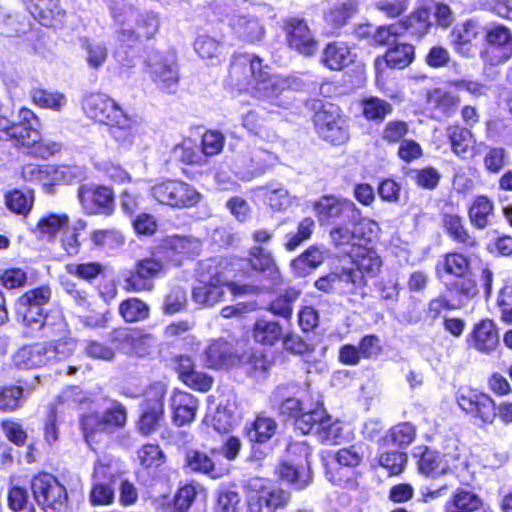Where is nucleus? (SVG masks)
Instances as JSON below:
<instances>
[{
  "label": "nucleus",
  "instance_id": "obj_1",
  "mask_svg": "<svg viewBox=\"0 0 512 512\" xmlns=\"http://www.w3.org/2000/svg\"><path fill=\"white\" fill-rule=\"evenodd\" d=\"M293 81L281 76H271L268 66L263 65L262 59L252 54L234 55L225 85L232 90L249 92L252 96L270 101L277 106H284L281 99L290 93Z\"/></svg>",
  "mask_w": 512,
  "mask_h": 512
},
{
  "label": "nucleus",
  "instance_id": "obj_2",
  "mask_svg": "<svg viewBox=\"0 0 512 512\" xmlns=\"http://www.w3.org/2000/svg\"><path fill=\"white\" fill-rule=\"evenodd\" d=\"M366 241L356 250L351 258V266L337 268L319 277L314 286L322 292L354 295L364 298L366 295V277H375L381 267V259L376 251L368 247Z\"/></svg>",
  "mask_w": 512,
  "mask_h": 512
},
{
  "label": "nucleus",
  "instance_id": "obj_3",
  "mask_svg": "<svg viewBox=\"0 0 512 512\" xmlns=\"http://www.w3.org/2000/svg\"><path fill=\"white\" fill-rule=\"evenodd\" d=\"M82 110L85 115L110 127V135L122 147L133 145L140 123L135 116H129L114 99L105 93L94 92L83 97Z\"/></svg>",
  "mask_w": 512,
  "mask_h": 512
},
{
  "label": "nucleus",
  "instance_id": "obj_4",
  "mask_svg": "<svg viewBox=\"0 0 512 512\" xmlns=\"http://www.w3.org/2000/svg\"><path fill=\"white\" fill-rule=\"evenodd\" d=\"M108 7L114 21L120 26L118 41L132 46L141 39L153 37L160 26L158 15L153 11L139 12L124 0H109Z\"/></svg>",
  "mask_w": 512,
  "mask_h": 512
},
{
  "label": "nucleus",
  "instance_id": "obj_5",
  "mask_svg": "<svg viewBox=\"0 0 512 512\" xmlns=\"http://www.w3.org/2000/svg\"><path fill=\"white\" fill-rule=\"evenodd\" d=\"M128 420L127 408L119 401H112L103 414L88 412L82 415L80 426L86 442H99L103 434H111L125 427Z\"/></svg>",
  "mask_w": 512,
  "mask_h": 512
},
{
  "label": "nucleus",
  "instance_id": "obj_6",
  "mask_svg": "<svg viewBox=\"0 0 512 512\" xmlns=\"http://www.w3.org/2000/svg\"><path fill=\"white\" fill-rule=\"evenodd\" d=\"M225 286L234 295L252 294L256 289L253 285L226 282L223 274L214 268L209 276L201 275L199 283L192 290V300L201 306H214L223 299Z\"/></svg>",
  "mask_w": 512,
  "mask_h": 512
},
{
  "label": "nucleus",
  "instance_id": "obj_7",
  "mask_svg": "<svg viewBox=\"0 0 512 512\" xmlns=\"http://www.w3.org/2000/svg\"><path fill=\"white\" fill-rule=\"evenodd\" d=\"M18 122L14 125L11 141L17 147L33 148L35 154L42 158H48L60 150V145L56 142L44 144L41 142V135L38 130L39 119L33 111L22 107L18 112Z\"/></svg>",
  "mask_w": 512,
  "mask_h": 512
},
{
  "label": "nucleus",
  "instance_id": "obj_8",
  "mask_svg": "<svg viewBox=\"0 0 512 512\" xmlns=\"http://www.w3.org/2000/svg\"><path fill=\"white\" fill-rule=\"evenodd\" d=\"M33 497L44 512H69L66 488L51 474L42 473L31 482Z\"/></svg>",
  "mask_w": 512,
  "mask_h": 512
},
{
  "label": "nucleus",
  "instance_id": "obj_9",
  "mask_svg": "<svg viewBox=\"0 0 512 512\" xmlns=\"http://www.w3.org/2000/svg\"><path fill=\"white\" fill-rule=\"evenodd\" d=\"M314 211L320 225L355 224L360 220V210L345 198L323 196L314 203Z\"/></svg>",
  "mask_w": 512,
  "mask_h": 512
},
{
  "label": "nucleus",
  "instance_id": "obj_10",
  "mask_svg": "<svg viewBox=\"0 0 512 512\" xmlns=\"http://www.w3.org/2000/svg\"><path fill=\"white\" fill-rule=\"evenodd\" d=\"M375 223L360 220L355 224H337L330 230V238L335 248L349 257L366 241H371L374 235Z\"/></svg>",
  "mask_w": 512,
  "mask_h": 512
},
{
  "label": "nucleus",
  "instance_id": "obj_11",
  "mask_svg": "<svg viewBox=\"0 0 512 512\" xmlns=\"http://www.w3.org/2000/svg\"><path fill=\"white\" fill-rule=\"evenodd\" d=\"M151 195L161 204L175 208L193 207L199 203L201 194L190 184L167 180L151 187Z\"/></svg>",
  "mask_w": 512,
  "mask_h": 512
},
{
  "label": "nucleus",
  "instance_id": "obj_12",
  "mask_svg": "<svg viewBox=\"0 0 512 512\" xmlns=\"http://www.w3.org/2000/svg\"><path fill=\"white\" fill-rule=\"evenodd\" d=\"M165 395L166 386L161 382L152 384L145 391L138 423V429L143 435H150L160 427L164 419Z\"/></svg>",
  "mask_w": 512,
  "mask_h": 512
},
{
  "label": "nucleus",
  "instance_id": "obj_13",
  "mask_svg": "<svg viewBox=\"0 0 512 512\" xmlns=\"http://www.w3.org/2000/svg\"><path fill=\"white\" fill-rule=\"evenodd\" d=\"M162 268V262L154 257L138 260L133 268L122 272L123 289L133 293L151 291L154 287V279Z\"/></svg>",
  "mask_w": 512,
  "mask_h": 512
},
{
  "label": "nucleus",
  "instance_id": "obj_14",
  "mask_svg": "<svg viewBox=\"0 0 512 512\" xmlns=\"http://www.w3.org/2000/svg\"><path fill=\"white\" fill-rule=\"evenodd\" d=\"M454 451H447L442 456L436 450L427 446H418L414 449V456L418 458L417 466L421 474L427 477H435L444 474L451 466L457 467L456 462L461 460L456 441H452Z\"/></svg>",
  "mask_w": 512,
  "mask_h": 512
},
{
  "label": "nucleus",
  "instance_id": "obj_15",
  "mask_svg": "<svg viewBox=\"0 0 512 512\" xmlns=\"http://www.w3.org/2000/svg\"><path fill=\"white\" fill-rule=\"evenodd\" d=\"M147 73L162 91L175 93L179 83V69L171 54L152 53L147 60Z\"/></svg>",
  "mask_w": 512,
  "mask_h": 512
},
{
  "label": "nucleus",
  "instance_id": "obj_16",
  "mask_svg": "<svg viewBox=\"0 0 512 512\" xmlns=\"http://www.w3.org/2000/svg\"><path fill=\"white\" fill-rule=\"evenodd\" d=\"M339 112L338 106L328 103L315 113L313 119L319 136L332 144H340L348 138L346 121Z\"/></svg>",
  "mask_w": 512,
  "mask_h": 512
},
{
  "label": "nucleus",
  "instance_id": "obj_17",
  "mask_svg": "<svg viewBox=\"0 0 512 512\" xmlns=\"http://www.w3.org/2000/svg\"><path fill=\"white\" fill-rule=\"evenodd\" d=\"M52 297V290L49 285H42L26 291L16 302V314L23 323L31 328L39 323L41 315L45 312Z\"/></svg>",
  "mask_w": 512,
  "mask_h": 512
},
{
  "label": "nucleus",
  "instance_id": "obj_18",
  "mask_svg": "<svg viewBox=\"0 0 512 512\" xmlns=\"http://www.w3.org/2000/svg\"><path fill=\"white\" fill-rule=\"evenodd\" d=\"M248 487L256 491V495L249 499L250 512H275L277 509L285 508L291 498L288 491L267 488L264 480L260 478L251 479Z\"/></svg>",
  "mask_w": 512,
  "mask_h": 512
},
{
  "label": "nucleus",
  "instance_id": "obj_19",
  "mask_svg": "<svg viewBox=\"0 0 512 512\" xmlns=\"http://www.w3.org/2000/svg\"><path fill=\"white\" fill-rule=\"evenodd\" d=\"M488 48L481 53L485 63L504 64L512 57V31L503 25H494L486 32Z\"/></svg>",
  "mask_w": 512,
  "mask_h": 512
},
{
  "label": "nucleus",
  "instance_id": "obj_20",
  "mask_svg": "<svg viewBox=\"0 0 512 512\" xmlns=\"http://www.w3.org/2000/svg\"><path fill=\"white\" fill-rule=\"evenodd\" d=\"M459 407L481 422L480 427L491 425L496 418V403L487 394L466 389L457 397Z\"/></svg>",
  "mask_w": 512,
  "mask_h": 512
},
{
  "label": "nucleus",
  "instance_id": "obj_21",
  "mask_svg": "<svg viewBox=\"0 0 512 512\" xmlns=\"http://www.w3.org/2000/svg\"><path fill=\"white\" fill-rule=\"evenodd\" d=\"M78 199L89 214L110 215L114 209V195L108 187L80 186Z\"/></svg>",
  "mask_w": 512,
  "mask_h": 512
},
{
  "label": "nucleus",
  "instance_id": "obj_22",
  "mask_svg": "<svg viewBox=\"0 0 512 512\" xmlns=\"http://www.w3.org/2000/svg\"><path fill=\"white\" fill-rule=\"evenodd\" d=\"M114 482L109 466L101 461L96 462L89 494L90 503L94 506L111 504L115 496Z\"/></svg>",
  "mask_w": 512,
  "mask_h": 512
},
{
  "label": "nucleus",
  "instance_id": "obj_23",
  "mask_svg": "<svg viewBox=\"0 0 512 512\" xmlns=\"http://www.w3.org/2000/svg\"><path fill=\"white\" fill-rule=\"evenodd\" d=\"M202 360L212 369H230L241 361L233 344L222 338L210 341L203 352Z\"/></svg>",
  "mask_w": 512,
  "mask_h": 512
},
{
  "label": "nucleus",
  "instance_id": "obj_24",
  "mask_svg": "<svg viewBox=\"0 0 512 512\" xmlns=\"http://www.w3.org/2000/svg\"><path fill=\"white\" fill-rule=\"evenodd\" d=\"M289 46L304 56H312L318 49V42L307 23L298 18H291L286 23Z\"/></svg>",
  "mask_w": 512,
  "mask_h": 512
},
{
  "label": "nucleus",
  "instance_id": "obj_25",
  "mask_svg": "<svg viewBox=\"0 0 512 512\" xmlns=\"http://www.w3.org/2000/svg\"><path fill=\"white\" fill-rule=\"evenodd\" d=\"M245 266L250 267L253 271L261 274L270 282L271 286L281 284V274L274 258L269 250L254 246L250 249L249 257L243 260Z\"/></svg>",
  "mask_w": 512,
  "mask_h": 512
},
{
  "label": "nucleus",
  "instance_id": "obj_26",
  "mask_svg": "<svg viewBox=\"0 0 512 512\" xmlns=\"http://www.w3.org/2000/svg\"><path fill=\"white\" fill-rule=\"evenodd\" d=\"M468 344L475 350L489 354L499 345V333L493 320L483 319L476 323L467 336Z\"/></svg>",
  "mask_w": 512,
  "mask_h": 512
},
{
  "label": "nucleus",
  "instance_id": "obj_27",
  "mask_svg": "<svg viewBox=\"0 0 512 512\" xmlns=\"http://www.w3.org/2000/svg\"><path fill=\"white\" fill-rule=\"evenodd\" d=\"M270 158V153L265 150L240 152L236 155L235 166L242 179L251 180L265 173Z\"/></svg>",
  "mask_w": 512,
  "mask_h": 512
},
{
  "label": "nucleus",
  "instance_id": "obj_28",
  "mask_svg": "<svg viewBox=\"0 0 512 512\" xmlns=\"http://www.w3.org/2000/svg\"><path fill=\"white\" fill-rule=\"evenodd\" d=\"M355 55L351 47L342 41L328 43L320 56V63L331 71H340L353 63Z\"/></svg>",
  "mask_w": 512,
  "mask_h": 512
},
{
  "label": "nucleus",
  "instance_id": "obj_29",
  "mask_svg": "<svg viewBox=\"0 0 512 512\" xmlns=\"http://www.w3.org/2000/svg\"><path fill=\"white\" fill-rule=\"evenodd\" d=\"M148 340V336L128 328L115 329L110 333V342L127 354L144 355Z\"/></svg>",
  "mask_w": 512,
  "mask_h": 512
},
{
  "label": "nucleus",
  "instance_id": "obj_30",
  "mask_svg": "<svg viewBox=\"0 0 512 512\" xmlns=\"http://www.w3.org/2000/svg\"><path fill=\"white\" fill-rule=\"evenodd\" d=\"M31 14L41 25L56 27L63 24L66 11L60 0H31Z\"/></svg>",
  "mask_w": 512,
  "mask_h": 512
},
{
  "label": "nucleus",
  "instance_id": "obj_31",
  "mask_svg": "<svg viewBox=\"0 0 512 512\" xmlns=\"http://www.w3.org/2000/svg\"><path fill=\"white\" fill-rule=\"evenodd\" d=\"M229 26L237 38L251 43L260 41L265 33L259 19L250 14L231 16Z\"/></svg>",
  "mask_w": 512,
  "mask_h": 512
},
{
  "label": "nucleus",
  "instance_id": "obj_32",
  "mask_svg": "<svg viewBox=\"0 0 512 512\" xmlns=\"http://www.w3.org/2000/svg\"><path fill=\"white\" fill-rule=\"evenodd\" d=\"M198 400L190 393L176 391L171 399L173 422L177 426L191 423L198 410Z\"/></svg>",
  "mask_w": 512,
  "mask_h": 512
},
{
  "label": "nucleus",
  "instance_id": "obj_33",
  "mask_svg": "<svg viewBox=\"0 0 512 512\" xmlns=\"http://www.w3.org/2000/svg\"><path fill=\"white\" fill-rule=\"evenodd\" d=\"M303 392L298 391L294 396H290L286 387L279 386L272 394V401L278 405L279 413L288 418H296L307 409V404L302 397Z\"/></svg>",
  "mask_w": 512,
  "mask_h": 512
},
{
  "label": "nucleus",
  "instance_id": "obj_34",
  "mask_svg": "<svg viewBox=\"0 0 512 512\" xmlns=\"http://www.w3.org/2000/svg\"><path fill=\"white\" fill-rule=\"evenodd\" d=\"M32 331L41 332L44 337H64L68 334V325L61 310L52 309L44 312L38 324H34Z\"/></svg>",
  "mask_w": 512,
  "mask_h": 512
},
{
  "label": "nucleus",
  "instance_id": "obj_35",
  "mask_svg": "<svg viewBox=\"0 0 512 512\" xmlns=\"http://www.w3.org/2000/svg\"><path fill=\"white\" fill-rule=\"evenodd\" d=\"M401 31L404 30L410 36L416 39H422L426 36L433 26L431 20V9L421 7L411 12L399 25Z\"/></svg>",
  "mask_w": 512,
  "mask_h": 512
},
{
  "label": "nucleus",
  "instance_id": "obj_36",
  "mask_svg": "<svg viewBox=\"0 0 512 512\" xmlns=\"http://www.w3.org/2000/svg\"><path fill=\"white\" fill-rule=\"evenodd\" d=\"M20 369H33L50 364L46 344H34L20 348L13 357Z\"/></svg>",
  "mask_w": 512,
  "mask_h": 512
},
{
  "label": "nucleus",
  "instance_id": "obj_37",
  "mask_svg": "<svg viewBox=\"0 0 512 512\" xmlns=\"http://www.w3.org/2000/svg\"><path fill=\"white\" fill-rule=\"evenodd\" d=\"M325 260V250L322 246L312 245L291 262L295 276L304 277L319 267Z\"/></svg>",
  "mask_w": 512,
  "mask_h": 512
},
{
  "label": "nucleus",
  "instance_id": "obj_38",
  "mask_svg": "<svg viewBox=\"0 0 512 512\" xmlns=\"http://www.w3.org/2000/svg\"><path fill=\"white\" fill-rule=\"evenodd\" d=\"M256 192L265 198L266 203L274 211H284L294 201V197L290 195L287 189L277 182L268 183L266 186H259L256 188Z\"/></svg>",
  "mask_w": 512,
  "mask_h": 512
},
{
  "label": "nucleus",
  "instance_id": "obj_39",
  "mask_svg": "<svg viewBox=\"0 0 512 512\" xmlns=\"http://www.w3.org/2000/svg\"><path fill=\"white\" fill-rule=\"evenodd\" d=\"M277 472L283 481L297 490L305 488L311 482L310 467L303 463L284 461L278 467Z\"/></svg>",
  "mask_w": 512,
  "mask_h": 512
},
{
  "label": "nucleus",
  "instance_id": "obj_40",
  "mask_svg": "<svg viewBox=\"0 0 512 512\" xmlns=\"http://www.w3.org/2000/svg\"><path fill=\"white\" fill-rule=\"evenodd\" d=\"M494 216V203L484 195L477 196L468 209V217L473 227L485 229Z\"/></svg>",
  "mask_w": 512,
  "mask_h": 512
},
{
  "label": "nucleus",
  "instance_id": "obj_41",
  "mask_svg": "<svg viewBox=\"0 0 512 512\" xmlns=\"http://www.w3.org/2000/svg\"><path fill=\"white\" fill-rule=\"evenodd\" d=\"M164 245L177 261L184 257L196 256L201 251V242L192 236H170L165 240Z\"/></svg>",
  "mask_w": 512,
  "mask_h": 512
},
{
  "label": "nucleus",
  "instance_id": "obj_42",
  "mask_svg": "<svg viewBox=\"0 0 512 512\" xmlns=\"http://www.w3.org/2000/svg\"><path fill=\"white\" fill-rule=\"evenodd\" d=\"M427 103L440 117H450L457 110L460 100L450 92L435 88L427 93Z\"/></svg>",
  "mask_w": 512,
  "mask_h": 512
},
{
  "label": "nucleus",
  "instance_id": "obj_43",
  "mask_svg": "<svg viewBox=\"0 0 512 512\" xmlns=\"http://www.w3.org/2000/svg\"><path fill=\"white\" fill-rule=\"evenodd\" d=\"M252 335L257 343L273 346L283 337V328L279 322L259 318L253 325Z\"/></svg>",
  "mask_w": 512,
  "mask_h": 512
},
{
  "label": "nucleus",
  "instance_id": "obj_44",
  "mask_svg": "<svg viewBox=\"0 0 512 512\" xmlns=\"http://www.w3.org/2000/svg\"><path fill=\"white\" fill-rule=\"evenodd\" d=\"M452 300L457 301L459 307L475 297L478 293L476 282L467 274L455 277L452 281L445 284Z\"/></svg>",
  "mask_w": 512,
  "mask_h": 512
},
{
  "label": "nucleus",
  "instance_id": "obj_45",
  "mask_svg": "<svg viewBox=\"0 0 512 512\" xmlns=\"http://www.w3.org/2000/svg\"><path fill=\"white\" fill-rule=\"evenodd\" d=\"M276 421L265 415H258L256 419L245 428L246 436L251 443H266L277 430Z\"/></svg>",
  "mask_w": 512,
  "mask_h": 512
},
{
  "label": "nucleus",
  "instance_id": "obj_46",
  "mask_svg": "<svg viewBox=\"0 0 512 512\" xmlns=\"http://www.w3.org/2000/svg\"><path fill=\"white\" fill-rule=\"evenodd\" d=\"M186 463L191 470L206 474L213 479L220 478L224 474L223 468L217 467L211 457L198 450L187 452Z\"/></svg>",
  "mask_w": 512,
  "mask_h": 512
},
{
  "label": "nucleus",
  "instance_id": "obj_47",
  "mask_svg": "<svg viewBox=\"0 0 512 512\" xmlns=\"http://www.w3.org/2000/svg\"><path fill=\"white\" fill-rule=\"evenodd\" d=\"M482 501L466 489H457L445 505V512H480Z\"/></svg>",
  "mask_w": 512,
  "mask_h": 512
},
{
  "label": "nucleus",
  "instance_id": "obj_48",
  "mask_svg": "<svg viewBox=\"0 0 512 512\" xmlns=\"http://www.w3.org/2000/svg\"><path fill=\"white\" fill-rule=\"evenodd\" d=\"M416 429L409 422L399 423L393 426L386 435L382 438V447H388L390 445L399 448H405L409 446L415 439Z\"/></svg>",
  "mask_w": 512,
  "mask_h": 512
},
{
  "label": "nucleus",
  "instance_id": "obj_49",
  "mask_svg": "<svg viewBox=\"0 0 512 512\" xmlns=\"http://www.w3.org/2000/svg\"><path fill=\"white\" fill-rule=\"evenodd\" d=\"M415 58V48L412 44L397 41L388 48L385 54L387 66L395 69H403L410 65Z\"/></svg>",
  "mask_w": 512,
  "mask_h": 512
},
{
  "label": "nucleus",
  "instance_id": "obj_50",
  "mask_svg": "<svg viewBox=\"0 0 512 512\" xmlns=\"http://www.w3.org/2000/svg\"><path fill=\"white\" fill-rule=\"evenodd\" d=\"M300 290L290 287L269 302L267 310L273 315L289 320L292 317L294 303L299 298Z\"/></svg>",
  "mask_w": 512,
  "mask_h": 512
},
{
  "label": "nucleus",
  "instance_id": "obj_51",
  "mask_svg": "<svg viewBox=\"0 0 512 512\" xmlns=\"http://www.w3.org/2000/svg\"><path fill=\"white\" fill-rule=\"evenodd\" d=\"M446 136L449 139L453 153L465 158L466 153L474 143L472 132L459 125H450L446 129Z\"/></svg>",
  "mask_w": 512,
  "mask_h": 512
},
{
  "label": "nucleus",
  "instance_id": "obj_52",
  "mask_svg": "<svg viewBox=\"0 0 512 512\" xmlns=\"http://www.w3.org/2000/svg\"><path fill=\"white\" fill-rule=\"evenodd\" d=\"M443 227L447 234L457 243L473 246L475 239L470 235L465 227L463 218L456 214L446 213L443 215Z\"/></svg>",
  "mask_w": 512,
  "mask_h": 512
},
{
  "label": "nucleus",
  "instance_id": "obj_53",
  "mask_svg": "<svg viewBox=\"0 0 512 512\" xmlns=\"http://www.w3.org/2000/svg\"><path fill=\"white\" fill-rule=\"evenodd\" d=\"M119 313L126 322L133 323L147 319L150 308L139 298H128L119 305Z\"/></svg>",
  "mask_w": 512,
  "mask_h": 512
},
{
  "label": "nucleus",
  "instance_id": "obj_54",
  "mask_svg": "<svg viewBox=\"0 0 512 512\" xmlns=\"http://www.w3.org/2000/svg\"><path fill=\"white\" fill-rule=\"evenodd\" d=\"M362 113L367 120L381 122L392 113V105L378 97H368L361 101Z\"/></svg>",
  "mask_w": 512,
  "mask_h": 512
},
{
  "label": "nucleus",
  "instance_id": "obj_55",
  "mask_svg": "<svg viewBox=\"0 0 512 512\" xmlns=\"http://www.w3.org/2000/svg\"><path fill=\"white\" fill-rule=\"evenodd\" d=\"M325 410L321 407L311 408L307 406L294 421L295 428L302 434H314L318 431V425L322 422Z\"/></svg>",
  "mask_w": 512,
  "mask_h": 512
},
{
  "label": "nucleus",
  "instance_id": "obj_56",
  "mask_svg": "<svg viewBox=\"0 0 512 512\" xmlns=\"http://www.w3.org/2000/svg\"><path fill=\"white\" fill-rule=\"evenodd\" d=\"M30 96L35 105L54 111H60L67 104L66 96L60 92L36 88L31 90Z\"/></svg>",
  "mask_w": 512,
  "mask_h": 512
},
{
  "label": "nucleus",
  "instance_id": "obj_57",
  "mask_svg": "<svg viewBox=\"0 0 512 512\" xmlns=\"http://www.w3.org/2000/svg\"><path fill=\"white\" fill-rule=\"evenodd\" d=\"M81 47L86 53V61L90 68L99 69L108 58V48L104 42L84 38Z\"/></svg>",
  "mask_w": 512,
  "mask_h": 512
},
{
  "label": "nucleus",
  "instance_id": "obj_58",
  "mask_svg": "<svg viewBox=\"0 0 512 512\" xmlns=\"http://www.w3.org/2000/svg\"><path fill=\"white\" fill-rule=\"evenodd\" d=\"M314 229L315 221L311 217L303 218L297 225V231L285 236V249L289 252L296 250L303 242L311 238Z\"/></svg>",
  "mask_w": 512,
  "mask_h": 512
},
{
  "label": "nucleus",
  "instance_id": "obj_59",
  "mask_svg": "<svg viewBox=\"0 0 512 512\" xmlns=\"http://www.w3.org/2000/svg\"><path fill=\"white\" fill-rule=\"evenodd\" d=\"M353 13L351 3L335 1L325 13V21L331 27L332 31L343 27Z\"/></svg>",
  "mask_w": 512,
  "mask_h": 512
},
{
  "label": "nucleus",
  "instance_id": "obj_60",
  "mask_svg": "<svg viewBox=\"0 0 512 512\" xmlns=\"http://www.w3.org/2000/svg\"><path fill=\"white\" fill-rule=\"evenodd\" d=\"M48 169L51 170L50 186L57 183L69 184L73 181H78L85 177V169L82 166L51 165V168Z\"/></svg>",
  "mask_w": 512,
  "mask_h": 512
},
{
  "label": "nucleus",
  "instance_id": "obj_61",
  "mask_svg": "<svg viewBox=\"0 0 512 512\" xmlns=\"http://www.w3.org/2000/svg\"><path fill=\"white\" fill-rule=\"evenodd\" d=\"M234 404L219 403L212 417V426L219 433H227L235 423Z\"/></svg>",
  "mask_w": 512,
  "mask_h": 512
},
{
  "label": "nucleus",
  "instance_id": "obj_62",
  "mask_svg": "<svg viewBox=\"0 0 512 512\" xmlns=\"http://www.w3.org/2000/svg\"><path fill=\"white\" fill-rule=\"evenodd\" d=\"M54 342L46 344L47 354L50 364L56 361H61L70 356L76 349V342L74 339L67 337H56Z\"/></svg>",
  "mask_w": 512,
  "mask_h": 512
},
{
  "label": "nucleus",
  "instance_id": "obj_63",
  "mask_svg": "<svg viewBox=\"0 0 512 512\" xmlns=\"http://www.w3.org/2000/svg\"><path fill=\"white\" fill-rule=\"evenodd\" d=\"M407 462V454L398 450L382 451L378 455V463L389 475L400 474Z\"/></svg>",
  "mask_w": 512,
  "mask_h": 512
},
{
  "label": "nucleus",
  "instance_id": "obj_64",
  "mask_svg": "<svg viewBox=\"0 0 512 512\" xmlns=\"http://www.w3.org/2000/svg\"><path fill=\"white\" fill-rule=\"evenodd\" d=\"M364 457V448L362 445H351L339 449L333 456V461L341 466L353 468L360 464Z\"/></svg>",
  "mask_w": 512,
  "mask_h": 512
}]
</instances>
